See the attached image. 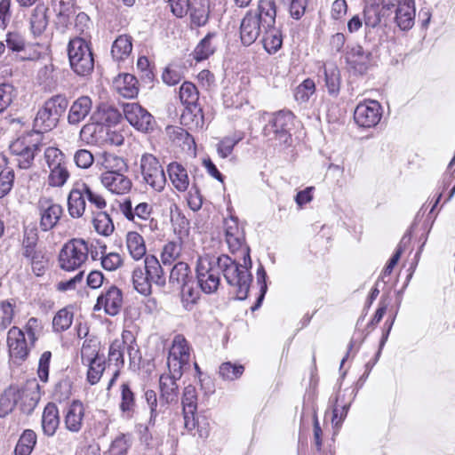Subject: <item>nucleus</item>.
I'll return each mask as SVG.
<instances>
[{"label":"nucleus","instance_id":"f257e3e1","mask_svg":"<svg viewBox=\"0 0 455 455\" xmlns=\"http://www.w3.org/2000/svg\"><path fill=\"white\" fill-rule=\"evenodd\" d=\"M190 353L187 340L181 335H177L172 340L169 351L167 366L169 373L160 376L159 386L161 392L160 404H169L178 400V384L184 370L189 366Z\"/></svg>","mask_w":455,"mask_h":455},{"label":"nucleus","instance_id":"f03ea898","mask_svg":"<svg viewBox=\"0 0 455 455\" xmlns=\"http://www.w3.org/2000/svg\"><path fill=\"white\" fill-rule=\"evenodd\" d=\"M219 268L222 273L227 283L236 288V298L240 300L247 298L250 284L251 282V275L249 272L248 265L251 266V261L243 264L238 263L235 259L229 256L222 254L217 256Z\"/></svg>","mask_w":455,"mask_h":455},{"label":"nucleus","instance_id":"7ed1b4c3","mask_svg":"<svg viewBox=\"0 0 455 455\" xmlns=\"http://www.w3.org/2000/svg\"><path fill=\"white\" fill-rule=\"evenodd\" d=\"M262 18V44L269 54L277 52L283 45V34L275 27L276 9L273 0H259Z\"/></svg>","mask_w":455,"mask_h":455},{"label":"nucleus","instance_id":"20e7f679","mask_svg":"<svg viewBox=\"0 0 455 455\" xmlns=\"http://www.w3.org/2000/svg\"><path fill=\"white\" fill-rule=\"evenodd\" d=\"M68 106V99L63 95H55L47 100L34 119V132L42 135L54 129Z\"/></svg>","mask_w":455,"mask_h":455},{"label":"nucleus","instance_id":"39448f33","mask_svg":"<svg viewBox=\"0 0 455 455\" xmlns=\"http://www.w3.org/2000/svg\"><path fill=\"white\" fill-rule=\"evenodd\" d=\"M294 116L291 111L281 110L273 115L264 128V135L275 146L291 145V130L293 126Z\"/></svg>","mask_w":455,"mask_h":455},{"label":"nucleus","instance_id":"423d86ee","mask_svg":"<svg viewBox=\"0 0 455 455\" xmlns=\"http://www.w3.org/2000/svg\"><path fill=\"white\" fill-rule=\"evenodd\" d=\"M42 135L38 132H28L19 137L10 145L11 153L16 156L20 169H28L34 162L35 156L40 151Z\"/></svg>","mask_w":455,"mask_h":455},{"label":"nucleus","instance_id":"0eeeda50","mask_svg":"<svg viewBox=\"0 0 455 455\" xmlns=\"http://www.w3.org/2000/svg\"><path fill=\"white\" fill-rule=\"evenodd\" d=\"M68 54L72 70L80 76H86L94 68V60L89 44L81 37L71 39Z\"/></svg>","mask_w":455,"mask_h":455},{"label":"nucleus","instance_id":"6e6552de","mask_svg":"<svg viewBox=\"0 0 455 455\" xmlns=\"http://www.w3.org/2000/svg\"><path fill=\"white\" fill-rule=\"evenodd\" d=\"M196 279L202 291L206 294L214 293L220 283V268L217 256L204 254L198 258L196 267Z\"/></svg>","mask_w":455,"mask_h":455},{"label":"nucleus","instance_id":"1a4fd4ad","mask_svg":"<svg viewBox=\"0 0 455 455\" xmlns=\"http://www.w3.org/2000/svg\"><path fill=\"white\" fill-rule=\"evenodd\" d=\"M223 230L229 251L233 254L239 252L243 259L250 263V248L246 243L244 228L239 224L238 219L234 216L225 219Z\"/></svg>","mask_w":455,"mask_h":455},{"label":"nucleus","instance_id":"9d476101","mask_svg":"<svg viewBox=\"0 0 455 455\" xmlns=\"http://www.w3.org/2000/svg\"><path fill=\"white\" fill-rule=\"evenodd\" d=\"M44 158L49 168V186L63 187L70 177L65 155L59 148L49 147L44 151Z\"/></svg>","mask_w":455,"mask_h":455},{"label":"nucleus","instance_id":"9b49d317","mask_svg":"<svg viewBox=\"0 0 455 455\" xmlns=\"http://www.w3.org/2000/svg\"><path fill=\"white\" fill-rule=\"evenodd\" d=\"M88 254L87 243L83 239H73L67 243L60 251V267L65 271L78 269L86 261Z\"/></svg>","mask_w":455,"mask_h":455},{"label":"nucleus","instance_id":"f8f14e48","mask_svg":"<svg viewBox=\"0 0 455 455\" xmlns=\"http://www.w3.org/2000/svg\"><path fill=\"white\" fill-rule=\"evenodd\" d=\"M140 170L143 182L154 191L162 192L166 184V177L159 160L152 154H143L140 161Z\"/></svg>","mask_w":455,"mask_h":455},{"label":"nucleus","instance_id":"ddd939ff","mask_svg":"<svg viewBox=\"0 0 455 455\" xmlns=\"http://www.w3.org/2000/svg\"><path fill=\"white\" fill-rule=\"evenodd\" d=\"M37 210L40 217L39 227L44 232L53 229L63 214V207L46 197L39 199Z\"/></svg>","mask_w":455,"mask_h":455},{"label":"nucleus","instance_id":"4468645a","mask_svg":"<svg viewBox=\"0 0 455 455\" xmlns=\"http://www.w3.org/2000/svg\"><path fill=\"white\" fill-rule=\"evenodd\" d=\"M382 117V107L373 100L360 102L354 112L355 123L364 128L375 127Z\"/></svg>","mask_w":455,"mask_h":455},{"label":"nucleus","instance_id":"2eb2a0df","mask_svg":"<svg viewBox=\"0 0 455 455\" xmlns=\"http://www.w3.org/2000/svg\"><path fill=\"white\" fill-rule=\"evenodd\" d=\"M262 28L259 3L257 11H249L243 18L240 25V38L243 45L252 44L259 36Z\"/></svg>","mask_w":455,"mask_h":455},{"label":"nucleus","instance_id":"dca6fc26","mask_svg":"<svg viewBox=\"0 0 455 455\" xmlns=\"http://www.w3.org/2000/svg\"><path fill=\"white\" fill-rule=\"evenodd\" d=\"M9 354L14 363L25 361L29 354V342L25 339V333L20 328L13 326L7 333Z\"/></svg>","mask_w":455,"mask_h":455},{"label":"nucleus","instance_id":"f3484780","mask_svg":"<svg viewBox=\"0 0 455 455\" xmlns=\"http://www.w3.org/2000/svg\"><path fill=\"white\" fill-rule=\"evenodd\" d=\"M126 120L138 131L147 132L153 129L152 115L140 104L132 102L124 105Z\"/></svg>","mask_w":455,"mask_h":455},{"label":"nucleus","instance_id":"a211bd4d","mask_svg":"<svg viewBox=\"0 0 455 455\" xmlns=\"http://www.w3.org/2000/svg\"><path fill=\"white\" fill-rule=\"evenodd\" d=\"M99 116L100 113L92 115L91 121L80 131L82 140L89 144H103L108 140L109 127L103 123L102 118H99Z\"/></svg>","mask_w":455,"mask_h":455},{"label":"nucleus","instance_id":"6ab92c4d","mask_svg":"<svg viewBox=\"0 0 455 455\" xmlns=\"http://www.w3.org/2000/svg\"><path fill=\"white\" fill-rule=\"evenodd\" d=\"M122 305L123 293L121 290L116 286H110L98 297L94 310L103 308L107 315L115 316L120 312Z\"/></svg>","mask_w":455,"mask_h":455},{"label":"nucleus","instance_id":"aec40b11","mask_svg":"<svg viewBox=\"0 0 455 455\" xmlns=\"http://www.w3.org/2000/svg\"><path fill=\"white\" fill-rule=\"evenodd\" d=\"M371 53L361 45L348 47L346 61L348 68L355 75H363L371 66Z\"/></svg>","mask_w":455,"mask_h":455},{"label":"nucleus","instance_id":"412c9836","mask_svg":"<svg viewBox=\"0 0 455 455\" xmlns=\"http://www.w3.org/2000/svg\"><path fill=\"white\" fill-rule=\"evenodd\" d=\"M40 387L36 379L28 381L24 387H19L18 405L22 412L30 414L40 400Z\"/></svg>","mask_w":455,"mask_h":455},{"label":"nucleus","instance_id":"4be33fe9","mask_svg":"<svg viewBox=\"0 0 455 455\" xmlns=\"http://www.w3.org/2000/svg\"><path fill=\"white\" fill-rule=\"evenodd\" d=\"M86 183L76 182L68 196V212L74 218H81L86 207Z\"/></svg>","mask_w":455,"mask_h":455},{"label":"nucleus","instance_id":"5701e85b","mask_svg":"<svg viewBox=\"0 0 455 455\" xmlns=\"http://www.w3.org/2000/svg\"><path fill=\"white\" fill-rule=\"evenodd\" d=\"M124 172H104L100 174V181L105 188L113 194L124 195L130 192L132 182Z\"/></svg>","mask_w":455,"mask_h":455},{"label":"nucleus","instance_id":"b1692460","mask_svg":"<svg viewBox=\"0 0 455 455\" xmlns=\"http://www.w3.org/2000/svg\"><path fill=\"white\" fill-rule=\"evenodd\" d=\"M119 210L126 220L139 225L140 228H142V225L140 221L148 220L152 214V207L149 204L143 202L133 207L129 198L120 204Z\"/></svg>","mask_w":455,"mask_h":455},{"label":"nucleus","instance_id":"393cba45","mask_svg":"<svg viewBox=\"0 0 455 455\" xmlns=\"http://www.w3.org/2000/svg\"><path fill=\"white\" fill-rule=\"evenodd\" d=\"M318 76L323 79L328 93L337 97L340 91L341 76L337 65L333 62L323 63L318 71Z\"/></svg>","mask_w":455,"mask_h":455},{"label":"nucleus","instance_id":"a878e982","mask_svg":"<svg viewBox=\"0 0 455 455\" xmlns=\"http://www.w3.org/2000/svg\"><path fill=\"white\" fill-rule=\"evenodd\" d=\"M181 403L185 427L192 430L196 427L195 413L197 410V395L194 386L188 385L184 388Z\"/></svg>","mask_w":455,"mask_h":455},{"label":"nucleus","instance_id":"bb28decb","mask_svg":"<svg viewBox=\"0 0 455 455\" xmlns=\"http://www.w3.org/2000/svg\"><path fill=\"white\" fill-rule=\"evenodd\" d=\"M414 0H399L395 8V21L397 27L403 31L411 29L415 21Z\"/></svg>","mask_w":455,"mask_h":455},{"label":"nucleus","instance_id":"cd10ccee","mask_svg":"<svg viewBox=\"0 0 455 455\" xmlns=\"http://www.w3.org/2000/svg\"><path fill=\"white\" fill-rule=\"evenodd\" d=\"M37 242V228L36 227H26L22 239V255L34 266L39 264V258H43L41 253L36 249Z\"/></svg>","mask_w":455,"mask_h":455},{"label":"nucleus","instance_id":"c85d7f7f","mask_svg":"<svg viewBox=\"0 0 455 455\" xmlns=\"http://www.w3.org/2000/svg\"><path fill=\"white\" fill-rule=\"evenodd\" d=\"M136 394L129 382H123L120 386L119 410L124 419H131L137 411Z\"/></svg>","mask_w":455,"mask_h":455},{"label":"nucleus","instance_id":"c756f323","mask_svg":"<svg viewBox=\"0 0 455 455\" xmlns=\"http://www.w3.org/2000/svg\"><path fill=\"white\" fill-rule=\"evenodd\" d=\"M92 108V100L89 96H80L71 104L68 122L71 125H77L90 114Z\"/></svg>","mask_w":455,"mask_h":455},{"label":"nucleus","instance_id":"7c9ffc66","mask_svg":"<svg viewBox=\"0 0 455 455\" xmlns=\"http://www.w3.org/2000/svg\"><path fill=\"white\" fill-rule=\"evenodd\" d=\"M116 91L124 98L132 99L139 93L137 78L132 74H120L113 83Z\"/></svg>","mask_w":455,"mask_h":455},{"label":"nucleus","instance_id":"2f4dec72","mask_svg":"<svg viewBox=\"0 0 455 455\" xmlns=\"http://www.w3.org/2000/svg\"><path fill=\"white\" fill-rule=\"evenodd\" d=\"M84 416V408L81 402L74 401L68 407L65 415V426L68 430L77 433L80 431L83 425V419Z\"/></svg>","mask_w":455,"mask_h":455},{"label":"nucleus","instance_id":"473e14b6","mask_svg":"<svg viewBox=\"0 0 455 455\" xmlns=\"http://www.w3.org/2000/svg\"><path fill=\"white\" fill-rule=\"evenodd\" d=\"M143 270L147 274L149 281L159 287H164L166 283V278L163 267L154 255H148L144 260Z\"/></svg>","mask_w":455,"mask_h":455},{"label":"nucleus","instance_id":"72a5a7b5","mask_svg":"<svg viewBox=\"0 0 455 455\" xmlns=\"http://www.w3.org/2000/svg\"><path fill=\"white\" fill-rule=\"evenodd\" d=\"M60 425L59 410L55 403H49L42 415V429L45 435L52 436Z\"/></svg>","mask_w":455,"mask_h":455},{"label":"nucleus","instance_id":"f704fd0d","mask_svg":"<svg viewBox=\"0 0 455 455\" xmlns=\"http://www.w3.org/2000/svg\"><path fill=\"white\" fill-rule=\"evenodd\" d=\"M180 123L190 130L202 129L204 125V118L200 105L185 106Z\"/></svg>","mask_w":455,"mask_h":455},{"label":"nucleus","instance_id":"c9c22d12","mask_svg":"<svg viewBox=\"0 0 455 455\" xmlns=\"http://www.w3.org/2000/svg\"><path fill=\"white\" fill-rule=\"evenodd\" d=\"M125 244L130 256L134 260L146 258L147 248L145 240L138 232L130 231L126 234Z\"/></svg>","mask_w":455,"mask_h":455},{"label":"nucleus","instance_id":"e433bc0d","mask_svg":"<svg viewBox=\"0 0 455 455\" xmlns=\"http://www.w3.org/2000/svg\"><path fill=\"white\" fill-rule=\"evenodd\" d=\"M167 172L173 187L180 192H184L189 186L187 170L179 163L172 162L167 166Z\"/></svg>","mask_w":455,"mask_h":455},{"label":"nucleus","instance_id":"4c0bfd02","mask_svg":"<svg viewBox=\"0 0 455 455\" xmlns=\"http://www.w3.org/2000/svg\"><path fill=\"white\" fill-rule=\"evenodd\" d=\"M131 339V341H134L133 337L130 331H124L121 339H115L108 351V361L115 363L116 367L124 365V351L125 348L127 339Z\"/></svg>","mask_w":455,"mask_h":455},{"label":"nucleus","instance_id":"58836bf2","mask_svg":"<svg viewBox=\"0 0 455 455\" xmlns=\"http://www.w3.org/2000/svg\"><path fill=\"white\" fill-rule=\"evenodd\" d=\"M192 281L190 267L187 263L180 261L172 268L169 276V282L172 285L179 289L187 283H192Z\"/></svg>","mask_w":455,"mask_h":455},{"label":"nucleus","instance_id":"ea45409f","mask_svg":"<svg viewBox=\"0 0 455 455\" xmlns=\"http://www.w3.org/2000/svg\"><path fill=\"white\" fill-rule=\"evenodd\" d=\"M132 51V38L128 35L119 36L113 43L111 54L115 60H126Z\"/></svg>","mask_w":455,"mask_h":455},{"label":"nucleus","instance_id":"a19ab883","mask_svg":"<svg viewBox=\"0 0 455 455\" xmlns=\"http://www.w3.org/2000/svg\"><path fill=\"white\" fill-rule=\"evenodd\" d=\"M389 10V4H383L381 8L374 4L366 6L363 10L365 27L371 28H377L380 24L381 19L385 15V12Z\"/></svg>","mask_w":455,"mask_h":455},{"label":"nucleus","instance_id":"79ce46f5","mask_svg":"<svg viewBox=\"0 0 455 455\" xmlns=\"http://www.w3.org/2000/svg\"><path fill=\"white\" fill-rule=\"evenodd\" d=\"M19 387L10 386L0 396V417H5L18 405Z\"/></svg>","mask_w":455,"mask_h":455},{"label":"nucleus","instance_id":"37998d69","mask_svg":"<svg viewBox=\"0 0 455 455\" xmlns=\"http://www.w3.org/2000/svg\"><path fill=\"white\" fill-rule=\"evenodd\" d=\"M215 33H208L196 45L194 50V58L196 61H202L208 59L212 55L216 50V45L213 44Z\"/></svg>","mask_w":455,"mask_h":455},{"label":"nucleus","instance_id":"c03bdc74","mask_svg":"<svg viewBox=\"0 0 455 455\" xmlns=\"http://www.w3.org/2000/svg\"><path fill=\"white\" fill-rule=\"evenodd\" d=\"M132 280L134 289L142 295H149L152 290V283L141 267H137L132 271Z\"/></svg>","mask_w":455,"mask_h":455},{"label":"nucleus","instance_id":"a18cd8bd","mask_svg":"<svg viewBox=\"0 0 455 455\" xmlns=\"http://www.w3.org/2000/svg\"><path fill=\"white\" fill-rule=\"evenodd\" d=\"M100 165L105 172H125L127 170V164L124 158L113 154L105 152L100 157Z\"/></svg>","mask_w":455,"mask_h":455},{"label":"nucleus","instance_id":"49530a36","mask_svg":"<svg viewBox=\"0 0 455 455\" xmlns=\"http://www.w3.org/2000/svg\"><path fill=\"white\" fill-rule=\"evenodd\" d=\"M179 97L184 106L199 104V92L191 82H184L180 87Z\"/></svg>","mask_w":455,"mask_h":455},{"label":"nucleus","instance_id":"de8ad7c7","mask_svg":"<svg viewBox=\"0 0 455 455\" xmlns=\"http://www.w3.org/2000/svg\"><path fill=\"white\" fill-rule=\"evenodd\" d=\"M92 224L95 231L105 236L110 235L115 229L112 219L105 212H98L92 220Z\"/></svg>","mask_w":455,"mask_h":455},{"label":"nucleus","instance_id":"09e8293b","mask_svg":"<svg viewBox=\"0 0 455 455\" xmlns=\"http://www.w3.org/2000/svg\"><path fill=\"white\" fill-rule=\"evenodd\" d=\"M48 24L45 10L42 7H36L30 17V28L34 36H40Z\"/></svg>","mask_w":455,"mask_h":455},{"label":"nucleus","instance_id":"8fccbe9b","mask_svg":"<svg viewBox=\"0 0 455 455\" xmlns=\"http://www.w3.org/2000/svg\"><path fill=\"white\" fill-rule=\"evenodd\" d=\"M100 261L105 270L115 271L119 268L124 262L123 257L117 252L106 253V245L100 246Z\"/></svg>","mask_w":455,"mask_h":455},{"label":"nucleus","instance_id":"3c124183","mask_svg":"<svg viewBox=\"0 0 455 455\" xmlns=\"http://www.w3.org/2000/svg\"><path fill=\"white\" fill-rule=\"evenodd\" d=\"M243 139V132H235L231 136L225 137L218 144L217 151L220 157L226 158L231 155L234 147Z\"/></svg>","mask_w":455,"mask_h":455},{"label":"nucleus","instance_id":"603ef678","mask_svg":"<svg viewBox=\"0 0 455 455\" xmlns=\"http://www.w3.org/2000/svg\"><path fill=\"white\" fill-rule=\"evenodd\" d=\"M182 245L180 241L168 242L163 248L161 259L164 265H171L181 253Z\"/></svg>","mask_w":455,"mask_h":455},{"label":"nucleus","instance_id":"864d4df0","mask_svg":"<svg viewBox=\"0 0 455 455\" xmlns=\"http://www.w3.org/2000/svg\"><path fill=\"white\" fill-rule=\"evenodd\" d=\"M15 303L11 300L0 302V331L11 325L14 316Z\"/></svg>","mask_w":455,"mask_h":455},{"label":"nucleus","instance_id":"5fc2aeb1","mask_svg":"<svg viewBox=\"0 0 455 455\" xmlns=\"http://www.w3.org/2000/svg\"><path fill=\"white\" fill-rule=\"evenodd\" d=\"M194 282L181 286V301L187 310H191L199 299V291L194 288Z\"/></svg>","mask_w":455,"mask_h":455},{"label":"nucleus","instance_id":"6e6d98bb","mask_svg":"<svg viewBox=\"0 0 455 455\" xmlns=\"http://www.w3.org/2000/svg\"><path fill=\"white\" fill-rule=\"evenodd\" d=\"M72 322L73 313L67 308H62L53 317L52 327L55 331H64L71 326Z\"/></svg>","mask_w":455,"mask_h":455},{"label":"nucleus","instance_id":"4d7b16f0","mask_svg":"<svg viewBox=\"0 0 455 455\" xmlns=\"http://www.w3.org/2000/svg\"><path fill=\"white\" fill-rule=\"evenodd\" d=\"M17 96L14 86L9 83L0 84V113L6 110Z\"/></svg>","mask_w":455,"mask_h":455},{"label":"nucleus","instance_id":"13d9d810","mask_svg":"<svg viewBox=\"0 0 455 455\" xmlns=\"http://www.w3.org/2000/svg\"><path fill=\"white\" fill-rule=\"evenodd\" d=\"M244 368L241 364L232 363L230 362L223 363L220 366V375L223 379L235 380L242 376Z\"/></svg>","mask_w":455,"mask_h":455},{"label":"nucleus","instance_id":"bf43d9fd","mask_svg":"<svg viewBox=\"0 0 455 455\" xmlns=\"http://www.w3.org/2000/svg\"><path fill=\"white\" fill-rule=\"evenodd\" d=\"M88 366L87 371V380L91 385L97 384L104 371H105V360L104 358L93 361L86 364Z\"/></svg>","mask_w":455,"mask_h":455},{"label":"nucleus","instance_id":"052dcab7","mask_svg":"<svg viewBox=\"0 0 455 455\" xmlns=\"http://www.w3.org/2000/svg\"><path fill=\"white\" fill-rule=\"evenodd\" d=\"M315 84L312 79L304 80L296 89L295 99L299 102H307L315 93Z\"/></svg>","mask_w":455,"mask_h":455},{"label":"nucleus","instance_id":"680f3d73","mask_svg":"<svg viewBox=\"0 0 455 455\" xmlns=\"http://www.w3.org/2000/svg\"><path fill=\"white\" fill-rule=\"evenodd\" d=\"M99 355L98 347L92 340H85L81 348V359L83 364L101 359Z\"/></svg>","mask_w":455,"mask_h":455},{"label":"nucleus","instance_id":"e2e57ef3","mask_svg":"<svg viewBox=\"0 0 455 455\" xmlns=\"http://www.w3.org/2000/svg\"><path fill=\"white\" fill-rule=\"evenodd\" d=\"M42 329L43 326L41 322L36 317H31L27 322L25 325V331L28 337L30 347H34L36 341L38 339L42 332Z\"/></svg>","mask_w":455,"mask_h":455},{"label":"nucleus","instance_id":"0e129e2a","mask_svg":"<svg viewBox=\"0 0 455 455\" xmlns=\"http://www.w3.org/2000/svg\"><path fill=\"white\" fill-rule=\"evenodd\" d=\"M14 172L11 169H4L0 172V198L10 193L13 187Z\"/></svg>","mask_w":455,"mask_h":455},{"label":"nucleus","instance_id":"69168bd1","mask_svg":"<svg viewBox=\"0 0 455 455\" xmlns=\"http://www.w3.org/2000/svg\"><path fill=\"white\" fill-rule=\"evenodd\" d=\"M130 446V436L122 434L112 442L109 451L111 455H126Z\"/></svg>","mask_w":455,"mask_h":455},{"label":"nucleus","instance_id":"338daca9","mask_svg":"<svg viewBox=\"0 0 455 455\" xmlns=\"http://www.w3.org/2000/svg\"><path fill=\"white\" fill-rule=\"evenodd\" d=\"M144 396L150 411L148 425L154 426L156 424V417L159 414V411L157 410L158 402L156 393L154 390L148 389L145 391Z\"/></svg>","mask_w":455,"mask_h":455},{"label":"nucleus","instance_id":"774afa93","mask_svg":"<svg viewBox=\"0 0 455 455\" xmlns=\"http://www.w3.org/2000/svg\"><path fill=\"white\" fill-rule=\"evenodd\" d=\"M5 42L7 48L12 52H21L26 46L25 38L18 32H8Z\"/></svg>","mask_w":455,"mask_h":455}]
</instances>
